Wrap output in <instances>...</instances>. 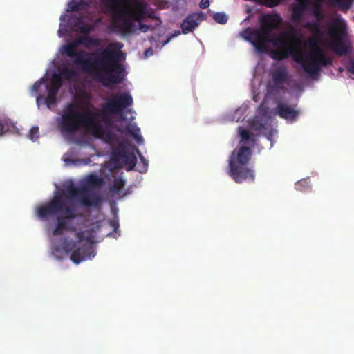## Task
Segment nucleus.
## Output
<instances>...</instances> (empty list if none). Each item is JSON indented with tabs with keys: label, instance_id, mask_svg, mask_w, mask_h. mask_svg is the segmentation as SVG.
Masks as SVG:
<instances>
[{
	"label": "nucleus",
	"instance_id": "473e14b6",
	"mask_svg": "<svg viewBox=\"0 0 354 354\" xmlns=\"http://www.w3.org/2000/svg\"><path fill=\"white\" fill-rule=\"evenodd\" d=\"M30 138L32 141H36L39 137V127H33L30 130Z\"/></svg>",
	"mask_w": 354,
	"mask_h": 354
},
{
	"label": "nucleus",
	"instance_id": "f8f14e48",
	"mask_svg": "<svg viewBox=\"0 0 354 354\" xmlns=\"http://www.w3.org/2000/svg\"><path fill=\"white\" fill-rule=\"evenodd\" d=\"M56 194L72 203H73V199H77L82 206L86 207L97 206L100 202V197L95 194H88L86 187L80 188L73 183L66 186Z\"/></svg>",
	"mask_w": 354,
	"mask_h": 354
},
{
	"label": "nucleus",
	"instance_id": "c85d7f7f",
	"mask_svg": "<svg viewBox=\"0 0 354 354\" xmlns=\"http://www.w3.org/2000/svg\"><path fill=\"white\" fill-rule=\"evenodd\" d=\"M256 3L268 8H273L280 3L281 0H254Z\"/></svg>",
	"mask_w": 354,
	"mask_h": 354
},
{
	"label": "nucleus",
	"instance_id": "6ab92c4d",
	"mask_svg": "<svg viewBox=\"0 0 354 354\" xmlns=\"http://www.w3.org/2000/svg\"><path fill=\"white\" fill-rule=\"evenodd\" d=\"M297 105L290 106L286 103H279L276 107L277 114L286 120L294 121L300 114V111L295 109Z\"/></svg>",
	"mask_w": 354,
	"mask_h": 354
},
{
	"label": "nucleus",
	"instance_id": "393cba45",
	"mask_svg": "<svg viewBox=\"0 0 354 354\" xmlns=\"http://www.w3.org/2000/svg\"><path fill=\"white\" fill-rule=\"evenodd\" d=\"M103 184V178L94 174L89 175L86 179V185L88 187H100Z\"/></svg>",
	"mask_w": 354,
	"mask_h": 354
},
{
	"label": "nucleus",
	"instance_id": "bb28decb",
	"mask_svg": "<svg viewBox=\"0 0 354 354\" xmlns=\"http://www.w3.org/2000/svg\"><path fill=\"white\" fill-rule=\"evenodd\" d=\"M125 182L121 178H116L113 180V183L112 187H111V190L113 192H118L120 191L124 186Z\"/></svg>",
	"mask_w": 354,
	"mask_h": 354
},
{
	"label": "nucleus",
	"instance_id": "423d86ee",
	"mask_svg": "<svg viewBox=\"0 0 354 354\" xmlns=\"http://www.w3.org/2000/svg\"><path fill=\"white\" fill-rule=\"evenodd\" d=\"M36 213L41 220L44 221L53 216H57L56 225L64 230H73V228L68 226V221L79 216L76 205L57 194L48 203L38 206Z\"/></svg>",
	"mask_w": 354,
	"mask_h": 354
},
{
	"label": "nucleus",
	"instance_id": "2eb2a0df",
	"mask_svg": "<svg viewBox=\"0 0 354 354\" xmlns=\"http://www.w3.org/2000/svg\"><path fill=\"white\" fill-rule=\"evenodd\" d=\"M324 0H315L313 3V14L317 21H308L304 24V27L310 30L312 32L319 34L321 32V26L319 21L325 18V15L322 8V3Z\"/></svg>",
	"mask_w": 354,
	"mask_h": 354
},
{
	"label": "nucleus",
	"instance_id": "c03bdc74",
	"mask_svg": "<svg viewBox=\"0 0 354 354\" xmlns=\"http://www.w3.org/2000/svg\"><path fill=\"white\" fill-rule=\"evenodd\" d=\"M86 104L87 106H90L91 107H93V106L90 104L89 101H87Z\"/></svg>",
	"mask_w": 354,
	"mask_h": 354
},
{
	"label": "nucleus",
	"instance_id": "39448f33",
	"mask_svg": "<svg viewBox=\"0 0 354 354\" xmlns=\"http://www.w3.org/2000/svg\"><path fill=\"white\" fill-rule=\"evenodd\" d=\"M62 76L69 80L76 77L77 73L72 68H63L60 71V75L53 74L50 84L46 83L45 80L41 78L32 85L30 93L36 96V104L39 109L41 104L48 109L57 105V96L63 83Z\"/></svg>",
	"mask_w": 354,
	"mask_h": 354
},
{
	"label": "nucleus",
	"instance_id": "ddd939ff",
	"mask_svg": "<svg viewBox=\"0 0 354 354\" xmlns=\"http://www.w3.org/2000/svg\"><path fill=\"white\" fill-rule=\"evenodd\" d=\"M132 102V97L130 95L120 94L115 95L111 97L105 104L102 114H118L124 109L129 106Z\"/></svg>",
	"mask_w": 354,
	"mask_h": 354
},
{
	"label": "nucleus",
	"instance_id": "5701e85b",
	"mask_svg": "<svg viewBox=\"0 0 354 354\" xmlns=\"http://www.w3.org/2000/svg\"><path fill=\"white\" fill-rule=\"evenodd\" d=\"M15 129V125L8 118L0 119V136H2L6 132L13 131Z\"/></svg>",
	"mask_w": 354,
	"mask_h": 354
},
{
	"label": "nucleus",
	"instance_id": "f257e3e1",
	"mask_svg": "<svg viewBox=\"0 0 354 354\" xmlns=\"http://www.w3.org/2000/svg\"><path fill=\"white\" fill-rule=\"evenodd\" d=\"M80 45H84V36L63 45L60 52L73 58V64L86 73L102 72L108 84H119L123 80L124 67L120 64L122 57L120 51L107 48L99 53L91 54L84 50H77Z\"/></svg>",
	"mask_w": 354,
	"mask_h": 354
},
{
	"label": "nucleus",
	"instance_id": "9d476101",
	"mask_svg": "<svg viewBox=\"0 0 354 354\" xmlns=\"http://www.w3.org/2000/svg\"><path fill=\"white\" fill-rule=\"evenodd\" d=\"M161 24V19L149 9L145 0H134V35L154 30Z\"/></svg>",
	"mask_w": 354,
	"mask_h": 354
},
{
	"label": "nucleus",
	"instance_id": "a211bd4d",
	"mask_svg": "<svg viewBox=\"0 0 354 354\" xmlns=\"http://www.w3.org/2000/svg\"><path fill=\"white\" fill-rule=\"evenodd\" d=\"M204 20V15L203 12L192 13L189 15L181 24L182 32L188 34L194 31V30Z\"/></svg>",
	"mask_w": 354,
	"mask_h": 354
},
{
	"label": "nucleus",
	"instance_id": "79ce46f5",
	"mask_svg": "<svg viewBox=\"0 0 354 354\" xmlns=\"http://www.w3.org/2000/svg\"><path fill=\"white\" fill-rule=\"evenodd\" d=\"M62 31H63V30H62V29H59V30H58V34H59V37H62V36L63 35V34H62Z\"/></svg>",
	"mask_w": 354,
	"mask_h": 354
},
{
	"label": "nucleus",
	"instance_id": "0eeeda50",
	"mask_svg": "<svg viewBox=\"0 0 354 354\" xmlns=\"http://www.w3.org/2000/svg\"><path fill=\"white\" fill-rule=\"evenodd\" d=\"M102 9L111 17L116 28L133 31V0H101Z\"/></svg>",
	"mask_w": 354,
	"mask_h": 354
},
{
	"label": "nucleus",
	"instance_id": "dca6fc26",
	"mask_svg": "<svg viewBox=\"0 0 354 354\" xmlns=\"http://www.w3.org/2000/svg\"><path fill=\"white\" fill-rule=\"evenodd\" d=\"M132 154L127 156V152L124 145L120 144L117 148L113 149L111 154V163L115 167H119L121 165V161L128 159L127 170H133V159L131 158Z\"/></svg>",
	"mask_w": 354,
	"mask_h": 354
},
{
	"label": "nucleus",
	"instance_id": "2f4dec72",
	"mask_svg": "<svg viewBox=\"0 0 354 354\" xmlns=\"http://www.w3.org/2000/svg\"><path fill=\"white\" fill-rule=\"evenodd\" d=\"M71 243L68 242L67 239L64 238V241L63 243V248H59L56 247L53 249V254H55L56 253H62V250L68 252L71 250Z\"/></svg>",
	"mask_w": 354,
	"mask_h": 354
},
{
	"label": "nucleus",
	"instance_id": "c9c22d12",
	"mask_svg": "<svg viewBox=\"0 0 354 354\" xmlns=\"http://www.w3.org/2000/svg\"><path fill=\"white\" fill-rule=\"evenodd\" d=\"M180 34L179 30H175L171 35L168 36L167 39L162 41V46L167 45L172 38L178 36Z\"/></svg>",
	"mask_w": 354,
	"mask_h": 354
},
{
	"label": "nucleus",
	"instance_id": "a18cd8bd",
	"mask_svg": "<svg viewBox=\"0 0 354 354\" xmlns=\"http://www.w3.org/2000/svg\"><path fill=\"white\" fill-rule=\"evenodd\" d=\"M339 71H343V68L340 67V68H339Z\"/></svg>",
	"mask_w": 354,
	"mask_h": 354
},
{
	"label": "nucleus",
	"instance_id": "4c0bfd02",
	"mask_svg": "<svg viewBox=\"0 0 354 354\" xmlns=\"http://www.w3.org/2000/svg\"><path fill=\"white\" fill-rule=\"evenodd\" d=\"M209 6V0H201L199 3V6L202 9H206Z\"/></svg>",
	"mask_w": 354,
	"mask_h": 354
},
{
	"label": "nucleus",
	"instance_id": "f704fd0d",
	"mask_svg": "<svg viewBox=\"0 0 354 354\" xmlns=\"http://www.w3.org/2000/svg\"><path fill=\"white\" fill-rule=\"evenodd\" d=\"M296 1H297L296 5L297 6L302 8L305 11H306L308 10V6L310 5L309 0H296Z\"/></svg>",
	"mask_w": 354,
	"mask_h": 354
},
{
	"label": "nucleus",
	"instance_id": "37998d69",
	"mask_svg": "<svg viewBox=\"0 0 354 354\" xmlns=\"http://www.w3.org/2000/svg\"><path fill=\"white\" fill-rule=\"evenodd\" d=\"M128 131H129V132L131 134H132V135H133V129H131L130 128V127H129H129H128Z\"/></svg>",
	"mask_w": 354,
	"mask_h": 354
},
{
	"label": "nucleus",
	"instance_id": "a878e982",
	"mask_svg": "<svg viewBox=\"0 0 354 354\" xmlns=\"http://www.w3.org/2000/svg\"><path fill=\"white\" fill-rule=\"evenodd\" d=\"M290 55V54L287 51V50L284 48V51H281L279 50H274L272 51L271 53V57L274 60H283L288 56Z\"/></svg>",
	"mask_w": 354,
	"mask_h": 354
},
{
	"label": "nucleus",
	"instance_id": "9b49d317",
	"mask_svg": "<svg viewBox=\"0 0 354 354\" xmlns=\"http://www.w3.org/2000/svg\"><path fill=\"white\" fill-rule=\"evenodd\" d=\"M329 36L332 41L330 46L333 52L339 56L347 55L350 51V43L348 41L347 26L341 18L334 19L329 28Z\"/></svg>",
	"mask_w": 354,
	"mask_h": 354
},
{
	"label": "nucleus",
	"instance_id": "f03ea898",
	"mask_svg": "<svg viewBox=\"0 0 354 354\" xmlns=\"http://www.w3.org/2000/svg\"><path fill=\"white\" fill-rule=\"evenodd\" d=\"M80 45H84V36L63 45L60 52L73 58V64L86 73L102 72L108 84H119L123 80L124 67L120 64L122 57L120 51L107 48L99 53L91 54L84 50H77Z\"/></svg>",
	"mask_w": 354,
	"mask_h": 354
},
{
	"label": "nucleus",
	"instance_id": "6e6552de",
	"mask_svg": "<svg viewBox=\"0 0 354 354\" xmlns=\"http://www.w3.org/2000/svg\"><path fill=\"white\" fill-rule=\"evenodd\" d=\"M281 17L278 14H265L260 19L261 27L252 30L248 28L244 32V37L249 41L259 52H263L266 44L271 42V35L281 23Z\"/></svg>",
	"mask_w": 354,
	"mask_h": 354
},
{
	"label": "nucleus",
	"instance_id": "ea45409f",
	"mask_svg": "<svg viewBox=\"0 0 354 354\" xmlns=\"http://www.w3.org/2000/svg\"><path fill=\"white\" fill-rule=\"evenodd\" d=\"M64 230H62L61 228L58 227V225H56L55 228L54 229L53 232V234L54 236H59L63 234Z\"/></svg>",
	"mask_w": 354,
	"mask_h": 354
},
{
	"label": "nucleus",
	"instance_id": "7ed1b4c3",
	"mask_svg": "<svg viewBox=\"0 0 354 354\" xmlns=\"http://www.w3.org/2000/svg\"><path fill=\"white\" fill-rule=\"evenodd\" d=\"M275 44L285 48L293 60L301 64L304 71L310 76H314L321 71L322 67L332 64V60L327 57L317 44H311L310 51L304 54V42L298 36V31L290 28L288 32H282L275 39Z\"/></svg>",
	"mask_w": 354,
	"mask_h": 354
},
{
	"label": "nucleus",
	"instance_id": "7c9ffc66",
	"mask_svg": "<svg viewBox=\"0 0 354 354\" xmlns=\"http://www.w3.org/2000/svg\"><path fill=\"white\" fill-rule=\"evenodd\" d=\"M214 20L221 24L227 23L228 17L224 12H216L213 15Z\"/></svg>",
	"mask_w": 354,
	"mask_h": 354
},
{
	"label": "nucleus",
	"instance_id": "c756f323",
	"mask_svg": "<svg viewBox=\"0 0 354 354\" xmlns=\"http://www.w3.org/2000/svg\"><path fill=\"white\" fill-rule=\"evenodd\" d=\"M99 44V41L97 39L87 36H84V46L86 48L96 46Z\"/></svg>",
	"mask_w": 354,
	"mask_h": 354
},
{
	"label": "nucleus",
	"instance_id": "e433bc0d",
	"mask_svg": "<svg viewBox=\"0 0 354 354\" xmlns=\"http://www.w3.org/2000/svg\"><path fill=\"white\" fill-rule=\"evenodd\" d=\"M77 239H78V244L82 245L84 240V233L82 231L78 232L75 234Z\"/></svg>",
	"mask_w": 354,
	"mask_h": 354
},
{
	"label": "nucleus",
	"instance_id": "cd10ccee",
	"mask_svg": "<svg viewBox=\"0 0 354 354\" xmlns=\"http://www.w3.org/2000/svg\"><path fill=\"white\" fill-rule=\"evenodd\" d=\"M134 142L139 146L144 145L145 140L141 134L140 129L134 124Z\"/></svg>",
	"mask_w": 354,
	"mask_h": 354
},
{
	"label": "nucleus",
	"instance_id": "20e7f679",
	"mask_svg": "<svg viewBox=\"0 0 354 354\" xmlns=\"http://www.w3.org/2000/svg\"><path fill=\"white\" fill-rule=\"evenodd\" d=\"M80 108L79 104L75 103L65 106L58 125L60 131L72 134L82 127L97 138L102 137L104 129L97 121L98 114L88 109L80 111Z\"/></svg>",
	"mask_w": 354,
	"mask_h": 354
},
{
	"label": "nucleus",
	"instance_id": "aec40b11",
	"mask_svg": "<svg viewBox=\"0 0 354 354\" xmlns=\"http://www.w3.org/2000/svg\"><path fill=\"white\" fill-rule=\"evenodd\" d=\"M273 88L283 89L284 84L290 81V76L286 67H279L271 72Z\"/></svg>",
	"mask_w": 354,
	"mask_h": 354
},
{
	"label": "nucleus",
	"instance_id": "72a5a7b5",
	"mask_svg": "<svg viewBox=\"0 0 354 354\" xmlns=\"http://www.w3.org/2000/svg\"><path fill=\"white\" fill-rule=\"evenodd\" d=\"M239 135H240L242 142L247 141L250 138V133L247 129L239 127Z\"/></svg>",
	"mask_w": 354,
	"mask_h": 354
},
{
	"label": "nucleus",
	"instance_id": "4468645a",
	"mask_svg": "<svg viewBox=\"0 0 354 354\" xmlns=\"http://www.w3.org/2000/svg\"><path fill=\"white\" fill-rule=\"evenodd\" d=\"M95 254L93 245L86 240L73 251L70 259L73 263L78 264L81 261L91 259Z\"/></svg>",
	"mask_w": 354,
	"mask_h": 354
},
{
	"label": "nucleus",
	"instance_id": "1a4fd4ad",
	"mask_svg": "<svg viewBox=\"0 0 354 354\" xmlns=\"http://www.w3.org/2000/svg\"><path fill=\"white\" fill-rule=\"evenodd\" d=\"M252 155L250 147L242 146L235 149L229 158V175L237 183H241L248 178L254 180L253 170L247 167Z\"/></svg>",
	"mask_w": 354,
	"mask_h": 354
},
{
	"label": "nucleus",
	"instance_id": "412c9836",
	"mask_svg": "<svg viewBox=\"0 0 354 354\" xmlns=\"http://www.w3.org/2000/svg\"><path fill=\"white\" fill-rule=\"evenodd\" d=\"M148 167L149 160L146 159L139 149L134 145V171L144 174L147 171Z\"/></svg>",
	"mask_w": 354,
	"mask_h": 354
},
{
	"label": "nucleus",
	"instance_id": "a19ab883",
	"mask_svg": "<svg viewBox=\"0 0 354 354\" xmlns=\"http://www.w3.org/2000/svg\"><path fill=\"white\" fill-rule=\"evenodd\" d=\"M348 71L349 73H352L354 75V61H351L348 67Z\"/></svg>",
	"mask_w": 354,
	"mask_h": 354
},
{
	"label": "nucleus",
	"instance_id": "b1692460",
	"mask_svg": "<svg viewBox=\"0 0 354 354\" xmlns=\"http://www.w3.org/2000/svg\"><path fill=\"white\" fill-rule=\"evenodd\" d=\"M306 11L302 8L293 4L291 7V19L295 23H300L304 17Z\"/></svg>",
	"mask_w": 354,
	"mask_h": 354
},
{
	"label": "nucleus",
	"instance_id": "4be33fe9",
	"mask_svg": "<svg viewBox=\"0 0 354 354\" xmlns=\"http://www.w3.org/2000/svg\"><path fill=\"white\" fill-rule=\"evenodd\" d=\"M91 0H72L68 4L67 12H76L87 8Z\"/></svg>",
	"mask_w": 354,
	"mask_h": 354
},
{
	"label": "nucleus",
	"instance_id": "f3484780",
	"mask_svg": "<svg viewBox=\"0 0 354 354\" xmlns=\"http://www.w3.org/2000/svg\"><path fill=\"white\" fill-rule=\"evenodd\" d=\"M67 24L71 30L84 35H88L93 28L92 25L84 24V19L82 15H71L68 19Z\"/></svg>",
	"mask_w": 354,
	"mask_h": 354
},
{
	"label": "nucleus",
	"instance_id": "58836bf2",
	"mask_svg": "<svg viewBox=\"0 0 354 354\" xmlns=\"http://www.w3.org/2000/svg\"><path fill=\"white\" fill-rule=\"evenodd\" d=\"M153 50L152 48H147L144 52V58H148L153 55Z\"/></svg>",
	"mask_w": 354,
	"mask_h": 354
}]
</instances>
